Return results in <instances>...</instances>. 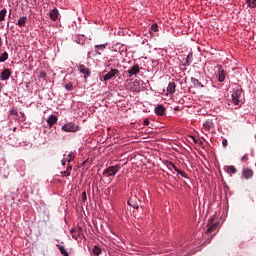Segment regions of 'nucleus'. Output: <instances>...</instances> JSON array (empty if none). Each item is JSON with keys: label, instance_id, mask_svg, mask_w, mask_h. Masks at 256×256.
I'll return each instance as SVG.
<instances>
[{"label": "nucleus", "instance_id": "f257e3e1", "mask_svg": "<svg viewBox=\"0 0 256 256\" xmlns=\"http://www.w3.org/2000/svg\"><path fill=\"white\" fill-rule=\"evenodd\" d=\"M196 77L199 78H190V82L192 83L194 89H205L209 81V76H206L205 74H202L201 71H198Z\"/></svg>", "mask_w": 256, "mask_h": 256}, {"label": "nucleus", "instance_id": "f03ea898", "mask_svg": "<svg viewBox=\"0 0 256 256\" xmlns=\"http://www.w3.org/2000/svg\"><path fill=\"white\" fill-rule=\"evenodd\" d=\"M231 97L232 103L235 105L236 109H239V107L245 104V94L241 88H234Z\"/></svg>", "mask_w": 256, "mask_h": 256}, {"label": "nucleus", "instance_id": "7ed1b4c3", "mask_svg": "<svg viewBox=\"0 0 256 256\" xmlns=\"http://www.w3.org/2000/svg\"><path fill=\"white\" fill-rule=\"evenodd\" d=\"M119 75V69L117 68H105L104 71L100 74V80L107 83V81H111L114 77Z\"/></svg>", "mask_w": 256, "mask_h": 256}, {"label": "nucleus", "instance_id": "20e7f679", "mask_svg": "<svg viewBox=\"0 0 256 256\" xmlns=\"http://www.w3.org/2000/svg\"><path fill=\"white\" fill-rule=\"evenodd\" d=\"M118 171H121V164L107 167L103 170L101 181H103V177H115Z\"/></svg>", "mask_w": 256, "mask_h": 256}, {"label": "nucleus", "instance_id": "39448f33", "mask_svg": "<svg viewBox=\"0 0 256 256\" xmlns=\"http://www.w3.org/2000/svg\"><path fill=\"white\" fill-rule=\"evenodd\" d=\"M61 131L64 133H77L81 131V127L75 122H68L61 127Z\"/></svg>", "mask_w": 256, "mask_h": 256}, {"label": "nucleus", "instance_id": "423d86ee", "mask_svg": "<svg viewBox=\"0 0 256 256\" xmlns=\"http://www.w3.org/2000/svg\"><path fill=\"white\" fill-rule=\"evenodd\" d=\"M108 49L112 51V53H119L120 55H127V46L121 43L113 44L109 46Z\"/></svg>", "mask_w": 256, "mask_h": 256}, {"label": "nucleus", "instance_id": "0eeeda50", "mask_svg": "<svg viewBox=\"0 0 256 256\" xmlns=\"http://www.w3.org/2000/svg\"><path fill=\"white\" fill-rule=\"evenodd\" d=\"M103 61L105 69H117L119 67V59L104 57Z\"/></svg>", "mask_w": 256, "mask_h": 256}, {"label": "nucleus", "instance_id": "6e6552de", "mask_svg": "<svg viewBox=\"0 0 256 256\" xmlns=\"http://www.w3.org/2000/svg\"><path fill=\"white\" fill-rule=\"evenodd\" d=\"M218 71H216V79L219 83H223L227 77V72L223 70L222 65H217Z\"/></svg>", "mask_w": 256, "mask_h": 256}, {"label": "nucleus", "instance_id": "1a4fd4ad", "mask_svg": "<svg viewBox=\"0 0 256 256\" xmlns=\"http://www.w3.org/2000/svg\"><path fill=\"white\" fill-rule=\"evenodd\" d=\"M154 113H155V115H158V117H165V115L167 113V109L165 108V106H163V104H158L154 108Z\"/></svg>", "mask_w": 256, "mask_h": 256}, {"label": "nucleus", "instance_id": "9d476101", "mask_svg": "<svg viewBox=\"0 0 256 256\" xmlns=\"http://www.w3.org/2000/svg\"><path fill=\"white\" fill-rule=\"evenodd\" d=\"M140 71L141 67L139 66V64H134L126 71V73H128V77H134V75H137L138 73H140Z\"/></svg>", "mask_w": 256, "mask_h": 256}, {"label": "nucleus", "instance_id": "9b49d317", "mask_svg": "<svg viewBox=\"0 0 256 256\" xmlns=\"http://www.w3.org/2000/svg\"><path fill=\"white\" fill-rule=\"evenodd\" d=\"M11 69L4 68L0 74V81H9L11 78Z\"/></svg>", "mask_w": 256, "mask_h": 256}, {"label": "nucleus", "instance_id": "f8f14e48", "mask_svg": "<svg viewBox=\"0 0 256 256\" xmlns=\"http://www.w3.org/2000/svg\"><path fill=\"white\" fill-rule=\"evenodd\" d=\"M109 47V43H104V44H98L94 46V51L96 55H102L103 51H105Z\"/></svg>", "mask_w": 256, "mask_h": 256}, {"label": "nucleus", "instance_id": "ddd939ff", "mask_svg": "<svg viewBox=\"0 0 256 256\" xmlns=\"http://www.w3.org/2000/svg\"><path fill=\"white\" fill-rule=\"evenodd\" d=\"M78 71L84 75L85 78L91 77V70L87 66L80 64L78 66Z\"/></svg>", "mask_w": 256, "mask_h": 256}, {"label": "nucleus", "instance_id": "4468645a", "mask_svg": "<svg viewBox=\"0 0 256 256\" xmlns=\"http://www.w3.org/2000/svg\"><path fill=\"white\" fill-rule=\"evenodd\" d=\"M58 121H59V118H57V116L55 114H51L47 118L46 123H47L48 127L51 129V127H53V125H57Z\"/></svg>", "mask_w": 256, "mask_h": 256}, {"label": "nucleus", "instance_id": "2eb2a0df", "mask_svg": "<svg viewBox=\"0 0 256 256\" xmlns=\"http://www.w3.org/2000/svg\"><path fill=\"white\" fill-rule=\"evenodd\" d=\"M193 63V52H189L186 58H183L182 66L189 67Z\"/></svg>", "mask_w": 256, "mask_h": 256}, {"label": "nucleus", "instance_id": "dca6fc26", "mask_svg": "<svg viewBox=\"0 0 256 256\" xmlns=\"http://www.w3.org/2000/svg\"><path fill=\"white\" fill-rule=\"evenodd\" d=\"M242 177H244V179H246V180L252 179L253 178V169L243 168Z\"/></svg>", "mask_w": 256, "mask_h": 256}, {"label": "nucleus", "instance_id": "f3484780", "mask_svg": "<svg viewBox=\"0 0 256 256\" xmlns=\"http://www.w3.org/2000/svg\"><path fill=\"white\" fill-rule=\"evenodd\" d=\"M203 129L206 130V131H211V129H215V124L213 123V120L207 119L203 123Z\"/></svg>", "mask_w": 256, "mask_h": 256}, {"label": "nucleus", "instance_id": "a211bd4d", "mask_svg": "<svg viewBox=\"0 0 256 256\" xmlns=\"http://www.w3.org/2000/svg\"><path fill=\"white\" fill-rule=\"evenodd\" d=\"M175 89H177V84H175L174 81L169 82L166 88L168 95H173L175 93Z\"/></svg>", "mask_w": 256, "mask_h": 256}, {"label": "nucleus", "instance_id": "6ab92c4d", "mask_svg": "<svg viewBox=\"0 0 256 256\" xmlns=\"http://www.w3.org/2000/svg\"><path fill=\"white\" fill-rule=\"evenodd\" d=\"M49 17L51 19V21H57L59 19V9L57 8H53L50 13H49Z\"/></svg>", "mask_w": 256, "mask_h": 256}, {"label": "nucleus", "instance_id": "aec40b11", "mask_svg": "<svg viewBox=\"0 0 256 256\" xmlns=\"http://www.w3.org/2000/svg\"><path fill=\"white\" fill-rule=\"evenodd\" d=\"M225 173H228V175H235L237 173V168L233 165H226L224 166Z\"/></svg>", "mask_w": 256, "mask_h": 256}, {"label": "nucleus", "instance_id": "412c9836", "mask_svg": "<svg viewBox=\"0 0 256 256\" xmlns=\"http://www.w3.org/2000/svg\"><path fill=\"white\" fill-rule=\"evenodd\" d=\"M29 21V19L27 18V16H22L19 18V20L16 22V25L18 27H25V25H27V22Z\"/></svg>", "mask_w": 256, "mask_h": 256}, {"label": "nucleus", "instance_id": "4be33fe9", "mask_svg": "<svg viewBox=\"0 0 256 256\" xmlns=\"http://www.w3.org/2000/svg\"><path fill=\"white\" fill-rule=\"evenodd\" d=\"M72 40L78 45H85V39L81 35L72 36Z\"/></svg>", "mask_w": 256, "mask_h": 256}, {"label": "nucleus", "instance_id": "5701e85b", "mask_svg": "<svg viewBox=\"0 0 256 256\" xmlns=\"http://www.w3.org/2000/svg\"><path fill=\"white\" fill-rule=\"evenodd\" d=\"M56 247L61 255L63 256H69V252L67 251V248H65L64 245L56 244Z\"/></svg>", "mask_w": 256, "mask_h": 256}, {"label": "nucleus", "instance_id": "b1692460", "mask_svg": "<svg viewBox=\"0 0 256 256\" xmlns=\"http://www.w3.org/2000/svg\"><path fill=\"white\" fill-rule=\"evenodd\" d=\"M127 204H128L130 207H133V209H139V203H137V200H135V198H130V199L127 201Z\"/></svg>", "mask_w": 256, "mask_h": 256}, {"label": "nucleus", "instance_id": "393cba45", "mask_svg": "<svg viewBox=\"0 0 256 256\" xmlns=\"http://www.w3.org/2000/svg\"><path fill=\"white\" fill-rule=\"evenodd\" d=\"M77 156V154L75 152H70L67 156H66V163H71L72 161H75V157Z\"/></svg>", "mask_w": 256, "mask_h": 256}, {"label": "nucleus", "instance_id": "a878e982", "mask_svg": "<svg viewBox=\"0 0 256 256\" xmlns=\"http://www.w3.org/2000/svg\"><path fill=\"white\" fill-rule=\"evenodd\" d=\"M132 91L135 93H139V91H141V84H139V81L133 82Z\"/></svg>", "mask_w": 256, "mask_h": 256}, {"label": "nucleus", "instance_id": "bb28decb", "mask_svg": "<svg viewBox=\"0 0 256 256\" xmlns=\"http://www.w3.org/2000/svg\"><path fill=\"white\" fill-rule=\"evenodd\" d=\"M102 251L103 250L101 249V247H99V245H94V247L92 249L93 255H96V256L101 255Z\"/></svg>", "mask_w": 256, "mask_h": 256}, {"label": "nucleus", "instance_id": "cd10ccee", "mask_svg": "<svg viewBox=\"0 0 256 256\" xmlns=\"http://www.w3.org/2000/svg\"><path fill=\"white\" fill-rule=\"evenodd\" d=\"M7 59H9V53H7V51L0 54V63H5Z\"/></svg>", "mask_w": 256, "mask_h": 256}, {"label": "nucleus", "instance_id": "c85d7f7f", "mask_svg": "<svg viewBox=\"0 0 256 256\" xmlns=\"http://www.w3.org/2000/svg\"><path fill=\"white\" fill-rule=\"evenodd\" d=\"M81 231L82 229L79 228L78 230H76V232L74 234H72V239H74L75 241H79V237H81Z\"/></svg>", "mask_w": 256, "mask_h": 256}, {"label": "nucleus", "instance_id": "c756f323", "mask_svg": "<svg viewBox=\"0 0 256 256\" xmlns=\"http://www.w3.org/2000/svg\"><path fill=\"white\" fill-rule=\"evenodd\" d=\"M246 4L250 9H255L256 7V0H246Z\"/></svg>", "mask_w": 256, "mask_h": 256}, {"label": "nucleus", "instance_id": "7c9ffc66", "mask_svg": "<svg viewBox=\"0 0 256 256\" xmlns=\"http://www.w3.org/2000/svg\"><path fill=\"white\" fill-rule=\"evenodd\" d=\"M7 15V9L6 8H3L0 10V22H3V20L5 19Z\"/></svg>", "mask_w": 256, "mask_h": 256}, {"label": "nucleus", "instance_id": "2f4dec72", "mask_svg": "<svg viewBox=\"0 0 256 256\" xmlns=\"http://www.w3.org/2000/svg\"><path fill=\"white\" fill-rule=\"evenodd\" d=\"M176 173L177 175H181V177H184V179H189V175L181 169L176 170Z\"/></svg>", "mask_w": 256, "mask_h": 256}, {"label": "nucleus", "instance_id": "473e14b6", "mask_svg": "<svg viewBox=\"0 0 256 256\" xmlns=\"http://www.w3.org/2000/svg\"><path fill=\"white\" fill-rule=\"evenodd\" d=\"M219 226L218 223H214L212 224L208 229H207V233H213V231L217 230V227Z\"/></svg>", "mask_w": 256, "mask_h": 256}, {"label": "nucleus", "instance_id": "72a5a7b5", "mask_svg": "<svg viewBox=\"0 0 256 256\" xmlns=\"http://www.w3.org/2000/svg\"><path fill=\"white\" fill-rule=\"evenodd\" d=\"M64 89H66V91H73V82L64 84Z\"/></svg>", "mask_w": 256, "mask_h": 256}, {"label": "nucleus", "instance_id": "f704fd0d", "mask_svg": "<svg viewBox=\"0 0 256 256\" xmlns=\"http://www.w3.org/2000/svg\"><path fill=\"white\" fill-rule=\"evenodd\" d=\"M150 31H153L154 33H157V31H159V25L157 23H154L151 27H150Z\"/></svg>", "mask_w": 256, "mask_h": 256}, {"label": "nucleus", "instance_id": "c9c22d12", "mask_svg": "<svg viewBox=\"0 0 256 256\" xmlns=\"http://www.w3.org/2000/svg\"><path fill=\"white\" fill-rule=\"evenodd\" d=\"M9 113L10 115H14V117H19V112L15 108L10 109Z\"/></svg>", "mask_w": 256, "mask_h": 256}, {"label": "nucleus", "instance_id": "e433bc0d", "mask_svg": "<svg viewBox=\"0 0 256 256\" xmlns=\"http://www.w3.org/2000/svg\"><path fill=\"white\" fill-rule=\"evenodd\" d=\"M19 115H20L19 118H18L19 121H22V122L27 121V117L25 116V113L20 112Z\"/></svg>", "mask_w": 256, "mask_h": 256}, {"label": "nucleus", "instance_id": "4c0bfd02", "mask_svg": "<svg viewBox=\"0 0 256 256\" xmlns=\"http://www.w3.org/2000/svg\"><path fill=\"white\" fill-rule=\"evenodd\" d=\"M62 177H71V172L65 170L61 172Z\"/></svg>", "mask_w": 256, "mask_h": 256}, {"label": "nucleus", "instance_id": "58836bf2", "mask_svg": "<svg viewBox=\"0 0 256 256\" xmlns=\"http://www.w3.org/2000/svg\"><path fill=\"white\" fill-rule=\"evenodd\" d=\"M168 165L170 166V167H173L174 168V171H179V168H177V165H175V163H173V162H168Z\"/></svg>", "mask_w": 256, "mask_h": 256}, {"label": "nucleus", "instance_id": "ea45409f", "mask_svg": "<svg viewBox=\"0 0 256 256\" xmlns=\"http://www.w3.org/2000/svg\"><path fill=\"white\" fill-rule=\"evenodd\" d=\"M229 145V142L227 141V139H223L222 140V146L224 147V149H226V147Z\"/></svg>", "mask_w": 256, "mask_h": 256}, {"label": "nucleus", "instance_id": "a19ab883", "mask_svg": "<svg viewBox=\"0 0 256 256\" xmlns=\"http://www.w3.org/2000/svg\"><path fill=\"white\" fill-rule=\"evenodd\" d=\"M241 161L242 162L249 161V154H245L244 156H242Z\"/></svg>", "mask_w": 256, "mask_h": 256}, {"label": "nucleus", "instance_id": "79ce46f5", "mask_svg": "<svg viewBox=\"0 0 256 256\" xmlns=\"http://www.w3.org/2000/svg\"><path fill=\"white\" fill-rule=\"evenodd\" d=\"M81 197H82L83 203H85V201H87V192H83Z\"/></svg>", "mask_w": 256, "mask_h": 256}, {"label": "nucleus", "instance_id": "37998d69", "mask_svg": "<svg viewBox=\"0 0 256 256\" xmlns=\"http://www.w3.org/2000/svg\"><path fill=\"white\" fill-rule=\"evenodd\" d=\"M149 118H146V119H144V121H143V125H144V127H149Z\"/></svg>", "mask_w": 256, "mask_h": 256}, {"label": "nucleus", "instance_id": "c03bdc74", "mask_svg": "<svg viewBox=\"0 0 256 256\" xmlns=\"http://www.w3.org/2000/svg\"><path fill=\"white\" fill-rule=\"evenodd\" d=\"M72 170H73V166L68 164L67 167H66V171L71 173Z\"/></svg>", "mask_w": 256, "mask_h": 256}, {"label": "nucleus", "instance_id": "a18cd8bd", "mask_svg": "<svg viewBox=\"0 0 256 256\" xmlns=\"http://www.w3.org/2000/svg\"><path fill=\"white\" fill-rule=\"evenodd\" d=\"M75 233H77V229H76V228H72V229L70 230V235L72 236V235H74Z\"/></svg>", "mask_w": 256, "mask_h": 256}, {"label": "nucleus", "instance_id": "49530a36", "mask_svg": "<svg viewBox=\"0 0 256 256\" xmlns=\"http://www.w3.org/2000/svg\"><path fill=\"white\" fill-rule=\"evenodd\" d=\"M215 235H211L207 240H206V243H211V239H213Z\"/></svg>", "mask_w": 256, "mask_h": 256}, {"label": "nucleus", "instance_id": "de8ad7c7", "mask_svg": "<svg viewBox=\"0 0 256 256\" xmlns=\"http://www.w3.org/2000/svg\"><path fill=\"white\" fill-rule=\"evenodd\" d=\"M224 191L225 192L229 191V186L227 184L224 185Z\"/></svg>", "mask_w": 256, "mask_h": 256}, {"label": "nucleus", "instance_id": "09e8293b", "mask_svg": "<svg viewBox=\"0 0 256 256\" xmlns=\"http://www.w3.org/2000/svg\"><path fill=\"white\" fill-rule=\"evenodd\" d=\"M67 163V159H65V160H62V165H63V167H65V164Z\"/></svg>", "mask_w": 256, "mask_h": 256}, {"label": "nucleus", "instance_id": "8fccbe9b", "mask_svg": "<svg viewBox=\"0 0 256 256\" xmlns=\"http://www.w3.org/2000/svg\"><path fill=\"white\" fill-rule=\"evenodd\" d=\"M192 139H193V142H194V143H198L197 138H195V137L192 136Z\"/></svg>", "mask_w": 256, "mask_h": 256}, {"label": "nucleus", "instance_id": "3c124183", "mask_svg": "<svg viewBox=\"0 0 256 256\" xmlns=\"http://www.w3.org/2000/svg\"><path fill=\"white\" fill-rule=\"evenodd\" d=\"M250 155H251V157H255V152L252 150Z\"/></svg>", "mask_w": 256, "mask_h": 256}, {"label": "nucleus", "instance_id": "603ef678", "mask_svg": "<svg viewBox=\"0 0 256 256\" xmlns=\"http://www.w3.org/2000/svg\"><path fill=\"white\" fill-rule=\"evenodd\" d=\"M3 90V83H0V93Z\"/></svg>", "mask_w": 256, "mask_h": 256}, {"label": "nucleus", "instance_id": "864d4df0", "mask_svg": "<svg viewBox=\"0 0 256 256\" xmlns=\"http://www.w3.org/2000/svg\"><path fill=\"white\" fill-rule=\"evenodd\" d=\"M174 111H179V106L174 107Z\"/></svg>", "mask_w": 256, "mask_h": 256}, {"label": "nucleus", "instance_id": "5fc2aeb1", "mask_svg": "<svg viewBox=\"0 0 256 256\" xmlns=\"http://www.w3.org/2000/svg\"><path fill=\"white\" fill-rule=\"evenodd\" d=\"M87 57L88 59L91 58V52H88Z\"/></svg>", "mask_w": 256, "mask_h": 256}, {"label": "nucleus", "instance_id": "6e6d98bb", "mask_svg": "<svg viewBox=\"0 0 256 256\" xmlns=\"http://www.w3.org/2000/svg\"><path fill=\"white\" fill-rule=\"evenodd\" d=\"M47 74L46 73H42V77H45Z\"/></svg>", "mask_w": 256, "mask_h": 256}, {"label": "nucleus", "instance_id": "4d7b16f0", "mask_svg": "<svg viewBox=\"0 0 256 256\" xmlns=\"http://www.w3.org/2000/svg\"><path fill=\"white\" fill-rule=\"evenodd\" d=\"M8 17H11V12H9Z\"/></svg>", "mask_w": 256, "mask_h": 256}, {"label": "nucleus", "instance_id": "13d9d810", "mask_svg": "<svg viewBox=\"0 0 256 256\" xmlns=\"http://www.w3.org/2000/svg\"><path fill=\"white\" fill-rule=\"evenodd\" d=\"M34 3H37V0H33Z\"/></svg>", "mask_w": 256, "mask_h": 256}, {"label": "nucleus", "instance_id": "bf43d9fd", "mask_svg": "<svg viewBox=\"0 0 256 256\" xmlns=\"http://www.w3.org/2000/svg\"><path fill=\"white\" fill-rule=\"evenodd\" d=\"M17 128H14L13 131H15Z\"/></svg>", "mask_w": 256, "mask_h": 256}]
</instances>
